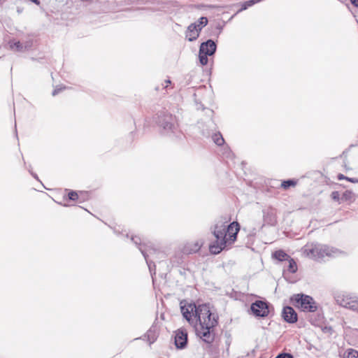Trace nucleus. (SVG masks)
<instances>
[{"mask_svg": "<svg viewBox=\"0 0 358 358\" xmlns=\"http://www.w3.org/2000/svg\"><path fill=\"white\" fill-rule=\"evenodd\" d=\"M357 358H358V357H357Z\"/></svg>", "mask_w": 358, "mask_h": 358, "instance_id": "obj_42", "label": "nucleus"}, {"mask_svg": "<svg viewBox=\"0 0 358 358\" xmlns=\"http://www.w3.org/2000/svg\"><path fill=\"white\" fill-rule=\"evenodd\" d=\"M352 192H350V191H345L343 194V198L345 199V200H347L350 197V195H351Z\"/></svg>", "mask_w": 358, "mask_h": 358, "instance_id": "obj_33", "label": "nucleus"}, {"mask_svg": "<svg viewBox=\"0 0 358 358\" xmlns=\"http://www.w3.org/2000/svg\"><path fill=\"white\" fill-rule=\"evenodd\" d=\"M261 0H250L245 1L243 5L241 10L247 9L248 7L253 6L255 3L259 2Z\"/></svg>", "mask_w": 358, "mask_h": 358, "instance_id": "obj_27", "label": "nucleus"}, {"mask_svg": "<svg viewBox=\"0 0 358 358\" xmlns=\"http://www.w3.org/2000/svg\"><path fill=\"white\" fill-rule=\"evenodd\" d=\"M296 184V182L294 180H285L282 182L281 187L284 189H287L288 187L291 186H295Z\"/></svg>", "mask_w": 358, "mask_h": 358, "instance_id": "obj_26", "label": "nucleus"}, {"mask_svg": "<svg viewBox=\"0 0 358 358\" xmlns=\"http://www.w3.org/2000/svg\"><path fill=\"white\" fill-rule=\"evenodd\" d=\"M144 337L146 338L147 341L150 345L152 344L155 342L158 337V333L157 332L156 327L152 326L146 332Z\"/></svg>", "mask_w": 358, "mask_h": 358, "instance_id": "obj_16", "label": "nucleus"}, {"mask_svg": "<svg viewBox=\"0 0 358 358\" xmlns=\"http://www.w3.org/2000/svg\"><path fill=\"white\" fill-rule=\"evenodd\" d=\"M29 172L31 174V176H32L34 178H36V179H37V180H38V176H37V175H36V173H33V172L31 171V166H29Z\"/></svg>", "mask_w": 358, "mask_h": 358, "instance_id": "obj_37", "label": "nucleus"}, {"mask_svg": "<svg viewBox=\"0 0 358 358\" xmlns=\"http://www.w3.org/2000/svg\"><path fill=\"white\" fill-rule=\"evenodd\" d=\"M157 124L162 128L163 132L171 135L176 134L177 131V123L176 117L166 111H162L157 115Z\"/></svg>", "mask_w": 358, "mask_h": 358, "instance_id": "obj_5", "label": "nucleus"}, {"mask_svg": "<svg viewBox=\"0 0 358 358\" xmlns=\"http://www.w3.org/2000/svg\"><path fill=\"white\" fill-rule=\"evenodd\" d=\"M264 222L271 226L275 225L276 221V211L275 209L269 207L263 210Z\"/></svg>", "mask_w": 358, "mask_h": 358, "instance_id": "obj_11", "label": "nucleus"}, {"mask_svg": "<svg viewBox=\"0 0 358 358\" xmlns=\"http://www.w3.org/2000/svg\"><path fill=\"white\" fill-rule=\"evenodd\" d=\"M283 319L288 323H295L297 321V313L291 306L284 307L282 313Z\"/></svg>", "mask_w": 358, "mask_h": 358, "instance_id": "obj_12", "label": "nucleus"}, {"mask_svg": "<svg viewBox=\"0 0 358 358\" xmlns=\"http://www.w3.org/2000/svg\"><path fill=\"white\" fill-rule=\"evenodd\" d=\"M140 251L142 253L143 256L144 257V258L146 261V263H147V265L150 270V272L151 273V274H152V273L155 274L156 266L152 261L148 259V255H149L148 253L149 252H147V250L145 249H143L142 248H140Z\"/></svg>", "mask_w": 358, "mask_h": 358, "instance_id": "obj_17", "label": "nucleus"}, {"mask_svg": "<svg viewBox=\"0 0 358 358\" xmlns=\"http://www.w3.org/2000/svg\"><path fill=\"white\" fill-rule=\"evenodd\" d=\"M68 198L69 200L75 201L78 199L79 196H78L77 192L71 190V191H69V192L68 194Z\"/></svg>", "mask_w": 358, "mask_h": 358, "instance_id": "obj_30", "label": "nucleus"}, {"mask_svg": "<svg viewBox=\"0 0 358 358\" xmlns=\"http://www.w3.org/2000/svg\"><path fill=\"white\" fill-rule=\"evenodd\" d=\"M202 134L206 137L212 136L213 142L217 145H222L224 143V139L220 132L214 133L213 130L202 129Z\"/></svg>", "mask_w": 358, "mask_h": 358, "instance_id": "obj_13", "label": "nucleus"}, {"mask_svg": "<svg viewBox=\"0 0 358 358\" xmlns=\"http://www.w3.org/2000/svg\"><path fill=\"white\" fill-rule=\"evenodd\" d=\"M337 178H338V180H347V178H348V177H347V176H345L344 175H343V174H341V173L338 174V176H337Z\"/></svg>", "mask_w": 358, "mask_h": 358, "instance_id": "obj_36", "label": "nucleus"}, {"mask_svg": "<svg viewBox=\"0 0 358 358\" xmlns=\"http://www.w3.org/2000/svg\"><path fill=\"white\" fill-rule=\"evenodd\" d=\"M290 300L292 305L301 311L315 313L317 310V304L310 296L304 294H294Z\"/></svg>", "mask_w": 358, "mask_h": 358, "instance_id": "obj_4", "label": "nucleus"}, {"mask_svg": "<svg viewBox=\"0 0 358 358\" xmlns=\"http://www.w3.org/2000/svg\"><path fill=\"white\" fill-rule=\"evenodd\" d=\"M199 29L196 26V23H192L187 27V30L186 32V37L188 38L189 41H195L199 35Z\"/></svg>", "mask_w": 358, "mask_h": 358, "instance_id": "obj_14", "label": "nucleus"}, {"mask_svg": "<svg viewBox=\"0 0 358 358\" xmlns=\"http://www.w3.org/2000/svg\"><path fill=\"white\" fill-rule=\"evenodd\" d=\"M141 338H136L134 340H138V339H141Z\"/></svg>", "mask_w": 358, "mask_h": 358, "instance_id": "obj_41", "label": "nucleus"}, {"mask_svg": "<svg viewBox=\"0 0 358 358\" xmlns=\"http://www.w3.org/2000/svg\"><path fill=\"white\" fill-rule=\"evenodd\" d=\"M165 83H166V85L164 86V87L166 88L168 87L169 84L171 83V80H165Z\"/></svg>", "mask_w": 358, "mask_h": 358, "instance_id": "obj_40", "label": "nucleus"}, {"mask_svg": "<svg viewBox=\"0 0 358 358\" xmlns=\"http://www.w3.org/2000/svg\"><path fill=\"white\" fill-rule=\"evenodd\" d=\"M347 180L352 182V183H358V179L355 178H347Z\"/></svg>", "mask_w": 358, "mask_h": 358, "instance_id": "obj_34", "label": "nucleus"}, {"mask_svg": "<svg viewBox=\"0 0 358 358\" xmlns=\"http://www.w3.org/2000/svg\"><path fill=\"white\" fill-rule=\"evenodd\" d=\"M217 49V45L211 39L206 41L201 44L199 48V58L201 65L208 64V56H212L215 54Z\"/></svg>", "mask_w": 358, "mask_h": 358, "instance_id": "obj_6", "label": "nucleus"}, {"mask_svg": "<svg viewBox=\"0 0 358 358\" xmlns=\"http://www.w3.org/2000/svg\"><path fill=\"white\" fill-rule=\"evenodd\" d=\"M181 313L187 321L194 327L196 334L208 344L215 340L214 328L217 325V316L213 314L207 304L180 303Z\"/></svg>", "mask_w": 358, "mask_h": 358, "instance_id": "obj_1", "label": "nucleus"}, {"mask_svg": "<svg viewBox=\"0 0 358 358\" xmlns=\"http://www.w3.org/2000/svg\"><path fill=\"white\" fill-rule=\"evenodd\" d=\"M337 303L350 310H358V298L357 296H350L348 294L338 296L336 297Z\"/></svg>", "mask_w": 358, "mask_h": 358, "instance_id": "obj_7", "label": "nucleus"}, {"mask_svg": "<svg viewBox=\"0 0 358 358\" xmlns=\"http://www.w3.org/2000/svg\"><path fill=\"white\" fill-rule=\"evenodd\" d=\"M303 255L316 261L322 260L324 257H336L341 251L334 248L317 243H307L302 248Z\"/></svg>", "mask_w": 358, "mask_h": 358, "instance_id": "obj_2", "label": "nucleus"}, {"mask_svg": "<svg viewBox=\"0 0 358 358\" xmlns=\"http://www.w3.org/2000/svg\"><path fill=\"white\" fill-rule=\"evenodd\" d=\"M187 343V331L185 329H179L176 331L175 345L178 349H183Z\"/></svg>", "mask_w": 358, "mask_h": 358, "instance_id": "obj_10", "label": "nucleus"}, {"mask_svg": "<svg viewBox=\"0 0 358 358\" xmlns=\"http://www.w3.org/2000/svg\"><path fill=\"white\" fill-rule=\"evenodd\" d=\"M202 246V243L200 241H196L194 243V248L191 249H188V247H186L185 250L189 253H195L199 251Z\"/></svg>", "mask_w": 358, "mask_h": 358, "instance_id": "obj_24", "label": "nucleus"}, {"mask_svg": "<svg viewBox=\"0 0 358 358\" xmlns=\"http://www.w3.org/2000/svg\"><path fill=\"white\" fill-rule=\"evenodd\" d=\"M195 23L196 27L201 31V29L208 24V19L206 17H201L199 19L198 22Z\"/></svg>", "mask_w": 358, "mask_h": 358, "instance_id": "obj_25", "label": "nucleus"}, {"mask_svg": "<svg viewBox=\"0 0 358 358\" xmlns=\"http://www.w3.org/2000/svg\"><path fill=\"white\" fill-rule=\"evenodd\" d=\"M275 358H293V356L289 353L279 354Z\"/></svg>", "mask_w": 358, "mask_h": 358, "instance_id": "obj_32", "label": "nucleus"}, {"mask_svg": "<svg viewBox=\"0 0 358 358\" xmlns=\"http://www.w3.org/2000/svg\"><path fill=\"white\" fill-rule=\"evenodd\" d=\"M331 197L334 201H338L340 198V194L338 192L334 191L331 192Z\"/></svg>", "mask_w": 358, "mask_h": 358, "instance_id": "obj_31", "label": "nucleus"}, {"mask_svg": "<svg viewBox=\"0 0 358 358\" xmlns=\"http://www.w3.org/2000/svg\"><path fill=\"white\" fill-rule=\"evenodd\" d=\"M250 310L255 316L265 317L269 313L268 303L264 301L257 300L251 304Z\"/></svg>", "mask_w": 358, "mask_h": 358, "instance_id": "obj_8", "label": "nucleus"}, {"mask_svg": "<svg viewBox=\"0 0 358 358\" xmlns=\"http://www.w3.org/2000/svg\"><path fill=\"white\" fill-rule=\"evenodd\" d=\"M222 155L226 158H232L233 153L231 149L229 147L226 146L223 148Z\"/></svg>", "mask_w": 358, "mask_h": 358, "instance_id": "obj_29", "label": "nucleus"}, {"mask_svg": "<svg viewBox=\"0 0 358 358\" xmlns=\"http://www.w3.org/2000/svg\"><path fill=\"white\" fill-rule=\"evenodd\" d=\"M227 221L222 218L215 221V224L210 229L215 241L209 245V250L212 254L217 255L221 252L227 246L226 230L227 227Z\"/></svg>", "mask_w": 358, "mask_h": 358, "instance_id": "obj_3", "label": "nucleus"}, {"mask_svg": "<svg viewBox=\"0 0 358 358\" xmlns=\"http://www.w3.org/2000/svg\"><path fill=\"white\" fill-rule=\"evenodd\" d=\"M240 230L239 224L237 222H233L227 225L226 234L227 245H231L236 240L237 234Z\"/></svg>", "mask_w": 358, "mask_h": 358, "instance_id": "obj_9", "label": "nucleus"}, {"mask_svg": "<svg viewBox=\"0 0 358 358\" xmlns=\"http://www.w3.org/2000/svg\"><path fill=\"white\" fill-rule=\"evenodd\" d=\"M273 257L280 262L287 261L290 256L282 250L274 252L272 255Z\"/></svg>", "mask_w": 358, "mask_h": 358, "instance_id": "obj_18", "label": "nucleus"}, {"mask_svg": "<svg viewBox=\"0 0 358 358\" xmlns=\"http://www.w3.org/2000/svg\"><path fill=\"white\" fill-rule=\"evenodd\" d=\"M22 43H23V48L24 51L30 50L33 46V40L31 38H29Z\"/></svg>", "mask_w": 358, "mask_h": 358, "instance_id": "obj_28", "label": "nucleus"}, {"mask_svg": "<svg viewBox=\"0 0 358 358\" xmlns=\"http://www.w3.org/2000/svg\"><path fill=\"white\" fill-rule=\"evenodd\" d=\"M287 261H288L287 271L291 273H296L297 271V265H296V262L291 257Z\"/></svg>", "mask_w": 358, "mask_h": 358, "instance_id": "obj_21", "label": "nucleus"}, {"mask_svg": "<svg viewBox=\"0 0 358 358\" xmlns=\"http://www.w3.org/2000/svg\"><path fill=\"white\" fill-rule=\"evenodd\" d=\"M351 3L357 8H358V0H350Z\"/></svg>", "mask_w": 358, "mask_h": 358, "instance_id": "obj_38", "label": "nucleus"}, {"mask_svg": "<svg viewBox=\"0 0 358 358\" xmlns=\"http://www.w3.org/2000/svg\"><path fill=\"white\" fill-rule=\"evenodd\" d=\"M322 320L323 317L320 314H317L316 316L311 315L308 317L309 322L314 326H319Z\"/></svg>", "mask_w": 358, "mask_h": 358, "instance_id": "obj_20", "label": "nucleus"}, {"mask_svg": "<svg viewBox=\"0 0 358 358\" xmlns=\"http://www.w3.org/2000/svg\"><path fill=\"white\" fill-rule=\"evenodd\" d=\"M10 48L11 50H16L17 52H24L23 43L20 41H10L8 43Z\"/></svg>", "mask_w": 358, "mask_h": 358, "instance_id": "obj_19", "label": "nucleus"}, {"mask_svg": "<svg viewBox=\"0 0 358 358\" xmlns=\"http://www.w3.org/2000/svg\"><path fill=\"white\" fill-rule=\"evenodd\" d=\"M31 2L34 3L36 5H40V1L39 0H30Z\"/></svg>", "mask_w": 358, "mask_h": 358, "instance_id": "obj_39", "label": "nucleus"}, {"mask_svg": "<svg viewBox=\"0 0 358 358\" xmlns=\"http://www.w3.org/2000/svg\"><path fill=\"white\" fill-rule=\"evenodd\" d=\"M202 246V243L200 241H196L194 243V248L191 249H188V247H186L185 250L189 253H195L199 251Z\"/></svg>", "mask_w": 358, "mask_h": 358, "instance_id": "obj_23", "label": "nucleus"}, {"mask_svg": "<svg viewBox=\"0 0 358 358\" xmlns=\"http://www.w3.org/2000/svg\"><path fill=\"white\" fill-rule=\"evenodd\" d=\"M131 239L139 250L140 248H142L143 249L146 250L147 252H149V254H152L155 251V248L152 246L148 245L145 243H142L141 238L138 236H131Z\"/></svg>", "mask_w": 358, "mask_h": 358, "instance_id": "obj_15", "label": "nucleus"}, {"mask_svg": "<svg viewBox=\"0 0 358 358\" xmlns=\"http://www.w3.org/2000/svg\"><path fill=\"white\" fill-rule=\"evenodd\" d=\"M62 91V88H56L53 90L52 94V96H56Z\"/></svg>", "mask_w": 358, "mask_h": 358, "instance_id": "obj_35", "label": "nucleus"}, {"mask_svg": "<svg viewBox=\"0 0 358 358\" xmlns=\"http://www.w3.org/2000/svg\"><path fill=\"white\" fill-rule=\"evenodd\" d=\"M358 351L354 349H348L343 355V358H357Z\"/></svg>", "mask_w": 358, "mask_h": 358, "instance_id": "obj_22", "label": "nucleus"}]
</instances>
